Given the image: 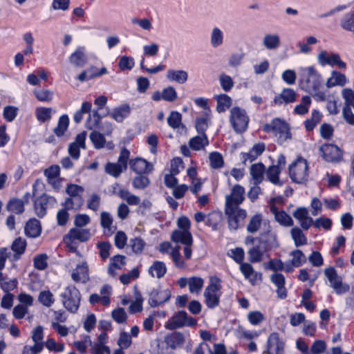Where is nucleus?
Here are the masks:
<instances>
[{
    "mask_svg": "<svg viewBox=\"0 0 354 354\" xmlns=\"http://www.w3.org/2000/svg\"><path fill=\"white\" fill-rule=\"evenodd\" d=\"M209 145V140L205 133H199V135L192 138L189 141L190 148L195 151H199Z\"/></svg>",
    "mask_w": 354,
    "mask_h": 354,
    "instance_id": "34",
    "label": "nucleus"
},
{
    "mask_svg": "<svg viewBox=\"0 0 354 354\" xmlns=\"http://www.w3.org/2000/svg\"><path fill=\"white\" fill-rule=\"evenodd\" d=\"M196 324V320L189 317L184 310L177 312L165 324V328L169 330H175L185 326H194Z\"/></svg>",
    "mask_w": 354,
    "mask_h": 354,
    "instance_id": "9",
    "label": "nucleus"
},
{
    "mask_svg": "<svg viewBox=\"0 0 354 354\" xmlns=\"http://www.w3.org/2000/svg\"><path fill=\"white\" fill-rule=\"evenodd\" d=\"M55 199L47 195H41L35 201V213L39 217H43L46 214V209L50 203H54Z\"/></svg>",
    "mask_w": 354,
    "mask_h": 354,
    "instance_id": "20",
    "label": "nucleus"
},
{
    "mask_svg": "<svg viewBox=\"0 0 354 354\" xmlns=\"http://www.w3.org/2000/svg\"><path fill=\"white\" fill-rule=\"evenodd\" d=\"M296 100V93L291 88H284L280 95L276 96L274 102L276 104H281L283 103L288 104Z\"/></svg>",
    "mask_w": 354,
    "mask_h": 354,
    "instance_id": "33",
    "label": "nucleus"
},
{
    "mask_svg": "<svg viewBox=\"0 0 354 354\" xmlns=\"http://www.w3.org/2000/svg\"><path fill=\"white\" fill-rule=\"evenodd\" d=\"M188 73L184 70L169 69L166 73V78L169 82H175L180 84H185L188 80Z\"/></svg>",
    "mask_w": 354,
    "mask_h": 354,
    "instance_id": "28",
    "label": "nucleus"
},
{
    "mask_svg": "<svg viewBox=\"0 0 354 354\" xmlns=\"http://www.w3.org/2000/svg\"><path fill=\"white\" fill-rule=\"evenodd\" d=\"M180 246L177 245L174 248L169 242L165 241L162 243L159 246V251L162 253H171V257L174 261V266L180 269L186 268L185 259L180 253Z\"/></svg>",
    "mask_w": 354,
    "mask_h": 354,
    "instance_id": "12",
    "label": "nucleus"
},
{
    "mask_svg": "<svg viewBox=\"0 0 354 354\" xmlns=\"http://www.w3.org/2000/svg\"><path fill=\"white\" fill-rule=\"evenodd\" d=\"M91 237V232L88 229H84L80 227L71 228L67 234L64 237V242L70 248L71 250L76 249L75 243V241L80 242H85Z\"/></svg>",
    "mask_w": 354,
    "mask_h": 354,
    "instance_id": "7",
    "label": "nucleus"
},
{
    "mask_svg": "<svg viewBox=\"0 0 354 354\" xmlns=\"http://www.w3.org/2000/svg\"><path fill=\"white\" fill-rule=\"evenodd\" d=\"M311 103L310 97L306 95L304 96L301 100V104L297 105L295 108V112L299 115H304L308 111V107Z\"/></svg>",
    "mask_w": 354,
    "mask_h": 354,
    "instance_id": "60",
    "label": "nucleus"
},
{
    "mask_svg": "<svg viewBox=\"0 0 354 354\" xmlns=\"http://www.w3.org/2000/svg\"><path fill=\"white\" fill-rule=\"evenodd\" d=\"M69 64L77 68H82L87 62L86 55L82 48H77L68 58Z\"/></svg>",
    "mask_w": 354,
    "mask_h": 354,
    "instance_id": "22",
    "label": "nucleus"
},
{
    "mask_svg": "<svg viewBox=\"0 0 354 354\" xmlns=\"http://www.w3.org/2000/svg\"><path fill=\"white\" fill-rule=\"evenodd\" d=\"M284 344L278 333H272L268 339V353L269 354H283Z\"/></svg>",
    "mask_w": 354,
    "mask_h": 354,
    "instance_id": "17",
    "label": "nucleus"
},
{
    "mask_svg": "<svg viewBox=\"0 0 354 354\" xmlns=\"http://www.w3.org/2000/svg\"><path fill=\"white\" fill-rule=\"evenodd\" d=\"M292 263L296 268L301 266L306 262V258L304 254L300 250H295L291 252Z\"/></svg>",
    "mask_w": 354,
    "mask_h": 354,
    "instance_id": "58",
    "label": "nucleus"
},
{
    "mask_svg": "<svg viewBox=\"0 0 354 354\" xmlns=\"http://www.w3.org/2000/svg\"><path fill=\"white\" fill-rule=\"evenodd\" d=\"M210 165L214 169H219L223 167L224 160L221 154L218 152H212L209 155Z\"/></svg>",
    "mask_w": 354,
    "mask_h": 354,
    "instance_id": "59",
    "label": "nucleus"
},
{
    "mask_svg": "<svg viewBox=\"0 0 354 354\" xmlns=\"http://www.w3.org/2000/svg\"><path fill=\"white\" fill-rule=\"evenodd\" d=\"M89 137L95 148L101 149L104 147L106 140L102 133L93 131L91 133Z\"/></svg>",
    "mask_w": 354,
    "mask_h": 354,
    "instance_id": "63",
    "label": "nucleus"
},
{
    "mask_svg": "<svg viewBox=\"0 0 354 354\" xmlns=\"http://www.w3.org/2000/svg\"><path fill=\"white\" fill-rule=\"evenodd\" d=\"M293 216L299 221L304 230L309 229L313 223V218L308 216V212L305 207L297 208L293 212Z\"/></svg>",
    "mask_w": 354,
    "mask_h": 354,
    "instance_id": "25",
    "label": "nucleus"
},
{
    "mask_svg": "<svg viewBox=\"0 0 354 354\" xmlns=\"http://www.w3.org/2000/svg\"><path fill=\"white\" fill-rule=\"evenodd\" d=\"M225 212L227 216L234 215L238 218H245L247 216L246 211L239 206H225Z\"/></svg>",
    "mask_w": 354,
    "mask_h": 354,
    "instance_id": "55",
    "label": "nucleus"
},
{
    "mask_svg": "<svg viewBox=\"0 0 354 354\" xmlns=\"http://www.w3.org/2000/svg\"><path fill=\"white\" fill-rule=\"evenodd\" d=\"M209 284L204 290L205 303L209 308H214L219 305L220 298L222 295L221 280L216 276L209 278Z\"/></svg>",
    "mask_w": 354,
    "mask_h": 354,
    "instance_id": "2",
    "label": "nucleus"
},
{
    "mask_svg": "<svg viewBox=\"0 0 354 354\" xmlns=\"http://www.w3.org/2000/svg\"><path fill=\"white\" fill-rule=\"evenodd\" d=\"M262 221V216L260 214H257L252 216L247 225V230L250 233L257 232L261 226Z\"/></svg>",
    "mask_w": 354,
    "mask_h": 354,
    "instance_id": "54",
    "label": "nucleus"
},
{
    "mask_svg": "<svg viewBox=\"0 0 354 354\" xmlns=\"http://www.w3.org/2000/svg\"><path fill=\"white\" fill-rule=\"evenodd\" d=\"M262 44L267 50H277L281 46L280 37L277 33H266L262 38Z\"/></svg>",
    "mask_w": 354,
    "mask_h": 354,
    "instance_id": "27",
    "label": "nucleus"
},
{
    "mask_svg": "<svg viewBox=\"0 0 354 354\" xmlns=\"http://www.w3.org/2000/svg\"><path fill=\"white\" fill-rule=\"evenodd\" d=\"M230 121L236 132L242 133L248 128L249 118L245 110L236 106L230 111Z\"/></svg>",
    "mask_w": 354,
    "mask_h": 354,
    "instance_id": "10",
    "label": "nucleus"
},
{
    "mask_svg": "<svg viewBox=\"0 0 354 354\" xmlns=\"http://www.w3.org/2000/svg\"><path fill=\"white\" fill-rule=\"evenodd\" d=\"M244 188L235 185L232 187L231 193L225 196V206H239L244 201Z\"/></svg>",
    "mask_w": 354,
    "mask_h": 354,
    "instance_id": "15",
    "label": "nucleus"
},
{
    "mask_svg": "<svg viewBox=\"0 0 354 354\" xmlns=\"http://www.w3.org/2000/svg\"><path fill=\"white\" fill-rule=\"evenodd\" d=\"M274 123V132L276 134L279 133V138L281 140H286L290 138L288 124L283 120L275 118L273 120Z\"/></svg>",
    "mask_w": 354,
    "mask_h": 354,
    "instance_id": "30",
    "label": "nucleus"
},
{
    "mask_svg": "<svg viewBox=\"0 0 354 354\" xmlns=\"http://www.w3.org/2000/svg\"><path fill=\"white\" fill-rule=\"evenodd\" d=\"M216 100V111L218 113L225 111L232 104V99L227 95L222 93L214 96Z\"/></svg>",
    "mask_w": 354,
    "mask_h": 354,
    "instance_id": "38",
    "label": "nucleus"
},
{
    "mask_svg": "<svg viewBox=\"0 0 354 354\" xmlns=\"http://www.w3.org/2000/svg\"><path fill=\"white\" fill-rule=\"evenodd\" d=\"M342 95L345 100L344 106H353L354 109V91L351 88H344L342 91Z\"/></svg>",
    "mask_w": 354,
    "mask_h": 354,
    "instance_id": "64",
    "label": "nucleus"
},
{
    "mask_svg": "<svg viewBox=\"0 0 354 354\" xmlns=\"http://www.w3.org/2000/svg\"><path fill=\"white\" fill-rule=\"evenodd\" d=\"M71 278L75 283H85L89 281L88 266L86 261L76 266L71 272Z\"/></svg>",
    "mask_w": 354,
    "mask_h": 354,
    "instance_id": "16",
    "label": "nucleus"
},
{
    "mask_svg": "<svg viewBox=\"0 0 354 354\" xmlns=\"http://www.w3.org/2000/svg\"><path fill=\"white\" fill-rule=\"evenodd\" d=\"M210 118V113L204 112V114L201 118L196 119V129L199 133H205V132L208 127Z\"/></svg>",
    "mask_w": 354,
    "mask_h": 354,
    "instance_id": "47",
    "label": "nucleus"
},
{
    "mask_svg": "<svg viewBox=\"0 0 354 354\" xmlns=\"http://www.w3.org/2000/svg\"><path fill=\"white\" fill-rule=\"evenodd\" d=\"M38 301L46 307H50L55 302L53 294L48 290H44L39 292Z\"/></svg>",
    "mask_w": 354,
    "mask_h": 354,
    "instance_id": "48",
    "label": "nucleus"
},
{
    "mask_svg": "<svg viewBox=\"0 0 354 354\" xmlns=\"http://www.w3.org/2000/svg\"><path fill=\"white\" fill-rule=\"evenodd\" d=\"M264 173L265 166L261 162L253 164L250 168V174L254 185H259L263 181Z\"/></svg>",
    "mask_w": 354,
    "mask_h": 354,
    "instance_id": "31",
    "label": "nucleus"
},
{
    "mask_svg": "<svg viewBox=\"0 0 354 354\" xmlns=\"http://www.w3.org/2000/svg\"><path fill=\"white\" fill-rule=\"evenodd\" d=\"M114 193L125 201L129 205H138L140 199L138 196L131 193L128 189L121 188L118 184L113 187Z\"/></svg>",
    "mask_w": 354,
    "mask_h": 354,
    "instance_id": "24",
    "label": "nucleus"
},
{
    "mask_svg": "<svg viewBox=\"0 0 354 354\" xmlns=\"http://www.w3.org/2000/svg\"><path fill=\"white\" fill-rule=\"evenodd\" d=\"M291 236L294 241L295 245L298 247L304 245L307 243V239L302 231L298 227H293L291 231Z\"/></svg>",
    "mask_w": 354,
    "mask_h": 354,
    "instance_id": "49",
    "label": "nucleus"
},
{
    "mask_svg": "<svg viewBox=\"0 0 354 354\" xmlns=\"http://www.w3.org/2000/svg\"><path fill=\"white\" fill-rule=\"evenodd\" d=\"M66 192L69 195V196L83 198L82 195L84 192V189L80 185L76 184H70L67 186Z\"/></svg>",
    "mask_w": 354,
    "mask_h": 354,
    "instance_id": "61",
    "label": "nucleus"
},
{
    "mask_svg": "<svg viewBox=\"0 0 354 354\" xmlns=\"http://www.w3.org/2000/svg\"><path fill=\"white\" fill-rule=\"evenodd\" d=\"M324 274L330 283V286L334 290L336 294L343 295L350 290V286L342 281V279L337 273L333 267H328L325 269Z\"/></svg>",
    "mask_w": 354,
    "mask_h": 354,
    "instance_id": "8",
    "label": "nucleus"
},
{
    "mask_svg": "<svg viewBox=\"0 0 354 354\" xmlns=\"http://www.w3.org/2000/svg\"><path fill=\"white\" fill-rule=\"evenodd\" d=\"M171 240L174 243H180L184 245L183 258L185 260L192 258V250L191 247L193 244V238L189 230H176L173 231L171 234Z\"/></svg>",
    "mask_w": 354,
    "mask_h": 354,
    "instance_id": "5",
    "label": "nucleus"
},
{
    "mask_svg": "<svg viewBox=\"0 0 354 354\" xmlns=\"http://www.w3.org/2000/svg\"><path fill=\"white\" fill-rule=\"evenodd\" d=\"M347 82L346 75L337 71H332L330 76L326 80V86L330 88L335 86H344Z\"/></svg>",
    "mask_w": 354,
    "mask_h": 354,
    "instance_id": "26",
    "label": "nucleus"
},
{
    "mask_svg": "<svg viewBox=\"0 0 354 354\" xmlns=\"http://www.w3.org/2000/svg\"><path fill=\"white\" fill-rule=\"evenodd\" d=\"M68 116L66 114L61 115L59 118L57 127L54 129L55 134L58 137L63 136L68 129Z\"/></svg>",
    "mask_w": 354,
    "mask_h": 354,
    "instance_id": "42",
    "label": "nucleus"
},
{
    "mask_svg": "<svg viewBox=\"0 0 354 354\" xmlns=\"http://www.w3.org/2000/svg\"><path fill=\"white\" fill-rule=\"evenodd\" d=\"M100 224L101 226L108 233H112L113 229L112 227L113 224V216L110 213L106 212H102L100 214Z\"/></svg>",
    "mask_w": 354,
    "mask_h": 354,
    "instance_id": "52",
    "label": "nucleus"
},
{
    "mask_svg": "<svg viewBox=\"0 0 354 354\" xmlns=\"http://www.w3.org/2000/svg\"><path fill=\"white\" fill-rule=\"evenodd\" d=\"M317 61L321 66L328 65L337 66L339 69H345L346 64L341 59L337 53H328L326 50H321L317 55Z\"/></svg>",
    "mask_w": 354,
    "mask_h": 354,
    "instance_id": "13",
    "label": "nucleus"
},
{
    "mask_svg": "<svg viewBox=\"0 0 354 354\" xmlns=\"http://www.w3.org/2000/svg\"><path fill=\"white\" fill-rule=\"evenodd\" d=\"M130 167L133 171L138 174H149L153 169L151 163L140 158L131 160Z\"/></svg>",
    "mask_w": 354,
    "mask_h": 354,
    "instance_id": "21",
    "label": "nucleus"
},
{
    "mask_svg": "<svg viewBox=\"0 0 354 354\" xmlns=\"http://www.w3.org/2000/svg\"><path fill=\"white\" fill-rule=\"evenodd\" d=\"M280 173L281 169L279 167V166L272 165L268 167L266 171V176L269 181H270L272 183L281 185L282 183L279 178Z\"/></svg>",
    "mask_w": 354,
    "mask_h": 354,
    "instance_id": "44",
    "label": "nucleus"
},
{
    "mask_svg": "<svg viewBox=\"0 0 354 354\" xmlns=\"http://www.w3.org/2000/svg\"><path fill=\"white\" fill-rule=\"evenodd\" d=\"M131 108L129 104H124L113 109L110 116L116 122H122L124 118L129 116Z\"/></svg>",
    "mask_w": 354,
    "mask_h": 354,
    "instance_id": "32",
    "label": "nucleus"
},
{
    "mask_svg": "<svg viewBox=\"0 0 354 354\" xmlns=\"http://www.w3.org/2000/svg\"><path fill=\"white\" fill-rule=\"evenodd\" d=\"M62 304L71 313H76L80 304L81 295L79 290L73 286L69 285L61 293Z\"/></svg>",
    "mask_w": 354,
    "mask_h": 354,
    "instance_id": "3",
    "label": "nucleus"
},
{
    "mask_svg": "<svg viewBox=\"0 0 354 354\" xmlns=\"http://www.w3.org/2000/svg\"><path fill=\"white\" fill-rule=\"evenodd\" d=\"M300 76V86L308 93L318 91L322 86V76L313 66L301 68Z\"/></svg>",
    "mask_w": 354,
    "mask_h": 354,
    "instance_id": "1",
    "label": "nucleus"
},
{
    "mask_svg": "<svg viewBox=\"0 0 354 354\" xmlns=\"http://www.w3.org/2000/svg\"><path fill=\"white\" fill-rule=\"evenodd\" d=\"M167 272V267L164 262L156 261L149 268V273L152 277L162 278Z\"/></svg>",
    "mask_w": 354,
    "mask_h": 354,
    "instance_id": "36",
    "label": "nucleus"
},
{
    "mask_svg": "<svg viewBox=\"0 0 354 354\" xmlns=\"http://www.w3.org/2000/svg\"><path fill=\"white\" fill-rule=\"evenodd\" d=\"M171 296V291L168 288L153 289L149 293L148 303L151 307H158L168 301Z\"/></svg>",
    "mask_w": 354,
    "mask_h": 354,
    "instance_id": "14",
    "label": "nucleus"
},
{
    "mask_svg": "<svg viewBox=\"0 0 354 354\" xmlns=\"http://www.w3.org/2000/svg\"><path fill=\"white\" fill-rule=\"evenodd\" d=\"M223 43V32L218 27L213 28L210 34V44L214 48L221 46Z\"/></svg>",
    "mask_w": 354,
    "mask_h": 354,
    "instance_id": "45",
    "label": "nucleus"
},
{
    "mask_svg": "<svg viewBox=\"0 0 354 354\" xmlns=\"http://www.w3.org/2000/svg\"><path fill=\"white\" fill-rule=\"evenodd\" d=\"M130 152L126 148H123L118 159L117 162H108L105 166V171L114 178L120 176L121 173L126 170L127 162L129 159Z\"/></svg>",
    "mask_w": 354,
    "mask_h": 354,
    "instance_id": "6",
    "label": "nucleus"
},
{
    "mask_svg": "<svg viewBox=\"0 0 354 354\" xmlns=\"http://www.w3.org/2000/svg\"><path fill=\"white\" fill-rule=\"evenodd\" d=\"M341 26L354 33V11L345 14L340 21Z\"/></svg>",
    "mask_w": 354,
    "mask_h": 354,
    "instance_id": "51",
    "label": "nucleus"
},
{
    "mask_svg": "<svg viewBox=\"0 0 354 354\" xmlns=\"http://www.w3.org/2000/svg\"><path fill=\"white\" fill-rule=\"evenodd\" d=\"M289 176L292 182L302 184L308 180V165L306 159L298 158L289 166Z\"/></svg>",
    "mask_w": 354,
    "mask_h": 354,
    "instance_id": "4",
    "label": "nucleus"
},
{
    "mask_svg": "<svg viewBox=\"0 0 354 354\" xmlns=\"http://www.w3.org/2000/svg\"><path fill=\"white\" fill-rule=\"evenodd\" d=\"M53 109L50 107H38L35 110L37 120L42 123L50 121L52 118Z\"/></svg>",
    "mask_w": 354,
    "mask_h": 354,
    "instance_id": "40",
    "label": "nucleus"
},
{
    "mask_svg": "<svg viewBox=\"0 0 354 354\" xmlns=\"http://www.w3.org/2000/svg\"><path fill=\"white\" fill-rule=\"evenodd\" d=\"M33 93L36 98L40 102H50L53 100L54 93L50 89H35Z\"/></svg>",
    "mask_w": 354,
    "mask_h": 354,
    "instance_id": "43",
    "label": "nucleus"
},
{
    "mask_svg": "<svg viewBox=\"0 0 354 354\" xmlns=\"http://www.w3.org/2000/svg\"><path fill=\"white\" fill-rule=\"evenodd\" d=\"M266 251L260 245L259 246H254L248 251L249 259L252 263L260 262L263 259V253Z\"/></svg>",
    "mask_w": 354,
    "mask_h": 354,
    "instance_id": "50",
    "label": "nucleus"
},
{
    "mask_svg": "<svg viewBox=\"0 0 354 354\" xmlns=\"http://www.w3.org/2000/svg\"><path fill=\"white\" fill-rule=\"evenodd\" d=\"M84 203L83 198H75L70 196L67 198L63 205L66 209H77Z\"/></svg>",
    "mask_w": 354,
    "mask_h": 354,
    "instance_id": "57",
    "label": "nucleus"
},
{
    "mask_svg": "<svg viewBox=\"0 0 354 354\" xmlns=\"http://www.w3.org/2000/svg\"><path fill=\"white\" fill-rule=\"evenodd\" d=\"M259 243L264 251H268L279 246L277 234L270 230L261 234Z\"/></svg>",
    "mask_w": 354,
    "mask_h": 354,
    "instance_id": "18",
    "label": "nucleus"
},
{
    "mask_svg": "<svg viewBox=\"0 0 354 354\" xmlns=\"http://www.w3.org/2000/svg\"><path fill=\"white\" fill-rule=\"evenodd\" d=\"M165 338L169 348L171 350H176V348L182 346L185 342V337L183 333L180 332L169 333L167 335Z\"/></svg>",
    "mask_w": 354,
    "mask_h": 354,
    "instance_id": "29",
    "label": "nucleus"
},
{
    "mask_svg": "<svg viewBox=\"0 0 354 354\" xmlns=\"http://www.w3.org/2000/svg\"><path fill=\"white\" fill-rule=\"evenodd\" d=\"M125 259L126 257L123 255H116L112 257L108 268V273L111 276H115V270L121 269L125 265Z\"/></svg>",
    "mask_w": 354,
    "mask_h": 354,
    "instance_id": "37",
    "label": "nucleus"
},
{
    "mask_svg": "<svg viewBox=\"0 0 354 354\" xmlns=\"http://www.w3.org/2000/svg\"><path fill=\"white\" fill-rule=\"evenodd\" d=\"M204 280L198 277H192L189 278V290L192 294H199L203 287Z\"/></svg>",
    "mask_w": 354,
    "mask_h": 354,
    "instance_id": "46",
    "label": "nucleus"
},
{
    "mask_svg": "<svg viewBox=\"0 0 354 354\" xmlns=\"http://www.w3.org/2000/svg\"><path fill=\"white\" fill-rule=\"evenodd\" d=\"M219 82L223 91H230L234 86V81L232 78L225 73H221L218 77Z\"/></svg>",
    "mask_w": 354,
    "mask_h": 354,
    "instance_id": "62",
    "label": "nucleus"
},
{
    "mask_svg": "<svg viewBox=\"0 0 354 354\" xmlns=\"http://www.w3.org/2000/svg\"><path fill=\"white\" fill-rule=\"evenodd\" d=\"M86 138V133L83 131L79 133L73 142H72L68 147V153L74 159H78L80 157V149H85V140Z\"/></svg>",
    "mask_w": 354,
    "mask_h": 354,
    "instance_id": "19",
    "label": "nucleus"
},
{
    "mask_svg": "<svg viewBox=\"0 0 354 354\" xmlns=\"http://www.w3.org/2000/svg\"><path fill=\"white\" fill-rule=\"evenodd\" d=\"M322 115L317 110H313L311 113L310 118L307 119L304 122L305 128L307 131H312L319 124L322 120Z\"/></svg>",
    "mask_w": 354,
    "mask_h": 354,
    "instance_id": "41",
    "label": "nucleus"
},
{
    "mask_svg": "<svg viewBox=\"0 0 354 354\" xmlns=\"http://www.w3.org/2000/svg\"><path fill=\"white\" fill-rule=\"evenodd\" d=\"M151 352L154 354H169V348L167 344H166V339L163 341L156 339L152 342L151 344Z\"/></svg>",
    "mask_w": 354,
    "mask_h": 354,
    "instance_id": "39",
    "label": "nucleus"
},
{
    "mask_svg": "<svg viewBox=\"0 0 354 354\" xmlns=\"http://www.w3.org/2000/svg\"><path fill=\"white\" fill-rule=\"evenodd\" d=\"M7 209L12 213L21 214L24 211V202L19 199H12L8 203Z\"/></svg>",
    "mask_w": 354,
    "mask_h": 354,
    "instance_id": "56",
    "label": "nucleus"
},
{
    "mask_svg": "<svg viewBox=\"0 0 354 354\" xmlns=\"http://www.w3.org/2000/svg\"><path fill=\"white\" fill-rule=\"evenodd\" d=\"M41 225L38 220L35 218L30 219L25 226V233L26 236L35 238L41 234Z\"/></svg>",
    "mask_w": 354,
    "mask_h": 354,
    "instance_id": "35",
    "label": "nucleus"
},
{
    "mask_svg": "<svg viewBox=\"0 0 354 354\" xmlns=\"http://www.w3.org/2000/svg\"><path fill=\"white\" fill-rule=\"evenodd\" d=\"M131 22L133 25H136L145 31H151L153 28L152 19H151L133 17L131 19Z\"/></svg>",
    "mask_w": 354,
    "mask_h": 354,
    "instance_id": "53",
    "label": "nucleus"
},
{
    "mask_svg": "<svg viewBox=\"0 0 354 354\" xmlns=\"http://www.w3.org/2000/svg\"><path fill=\"white\" fill-rule=\"evenodd\" d=\"M322 157L328 162H339L343 159V151L337 145L324 144L319 147Z\"/></svg>",
    "mask_w": 354,
    "mask_h": 354,
    "instance_id": "11",
    "label": "nucleus"
},
{
    "mask_svg": "<svg viewBox=\"0 0 354 354\" xmlns=\"http://www.w3.org/2000/svg\"><path fill=\"white\" fill-rule=\"evenodd\" d=\"M240 270L252 285H255L261 281V274L254 271L253 267L248 263H241Z\"/></svg>",
    "mask_w": 354,
    "mask_h": 354,
    "instance_id": "23",
    "label": "nucleus"
}]
</instances>
